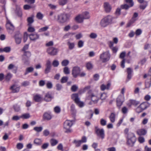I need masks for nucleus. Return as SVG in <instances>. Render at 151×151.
<instances>
[{
	"label": "nucleus",
	"mask_w": 151,
	"mask_h": 151,
	"mask_svg": "<svg viewBox=\"0 0 151 151\" xmlns=\"http://www.w3.org/2000/svg\"><path fill=\"white\" fill-rule=\"evenodd\" d=\"M114 18V17L111 15H107L101 20L100 25L102 27H105L112 23V21Z\"/></svg>",
	"instance_id": "1"
},
{
	"label": "nucleus",
	"mask_w": 151,
	"mask_h": 151,
	"mask_svg": "<svg viewBox=\"0 0 151 151\" xmlns=\"http://www.w3.org/2000/svg\"><path fill=\"white\" fill-rule=\"evenodd\" d=\"M70 17V14H61L58 16V22L60 24L64 23L69 19Z\"/></svg>",
	"instance_id": "2"
},
{
	"label": "nucleus",
	"mask_w": 151,
	"mask_h": 151,
	"mask_svg": "<svg viewBox=\"0 0 151 151\" xmlns=\"http://www.w3.org/2000/svg\"><path fill=\"white\" fill-rule=\"evenodd\" d=\"M136 141V138L134 134L132 132H129L127 136V144L133 147Z\"/></svg>",
	"instance_id": "3"
},
{
	"label": "nucleus",
	"mask_w": 151,
	"mask_h": 151,
	"mask_svg": "<svg viewBox=\"0 0 151 151\" xmlns=\"http://www.w3.org/2000/svg\"><path fill=\"white\" fill-rule=\"evenodd\" d=\"M110 58V55L108 51L103 52L100 56V58L103 63H106L109 61Z\"/></svg>",
	"instance_id": "4"
},
{
	"label": "nucleus",
	"mask_w": 151,
	"mask_h": 151,
	"mask_svg": "<svg viewBox=\"0 0 151 151\" xmlns=\"http://www.w3.org/2000/svg\"><path fill=\"white\" fill-rule=\"evenodd\" d=\"M149 106L150 104L147 102H143L137 108L136 111L138 113H139L146 109Z\"/></svg>",
	"instance_id": "5"
},
{
	"label": "nucleus",
	"mask_w": 151,
	"mask_h": 151,
	"mask_svg": "<svg viewBox=\"0 0 151 151\" xmlns=\"http://www.w3.org/2000/svg\"><path fill=\"white\" fill-rule=\"evenodd\" d=\"M73 120H67L64 122L63 127L64 129H66V130L65 131V133L71 132V131L70 128L73 124Z\"/></svg>",
	"instance_id": "6"
},
{
	"label": "nucleus",
	"mask_w": 151,
	"mask_h": 151,
	"mask_svg": "<svg viewBox=\"0 0 151 151\" xmlns=\"http://www.w3.org/2000/svg\"><path fill=\"white\" fill-rule=\"evenodd\" d=\"M72 99L74 101L75 103L80 107H82L83 106V102L81 101L78 98V95L77 93H74L72 96Z\"/></svg>",
	"instance_id": "7"
},
{
	"label": "nucleus",
	"mask_w": 151,
	"mask_h": 151,
	"mask_svg": "<svg viewBox=\"0 0 151 151\" xmlns=\"http://www.w3.org/2000/svg\"><path fill=\"white\" fill-rule=\"evenodd\" d=\"M81 71V70L79 67L75 66L73 67L72 72V74L73 77L75 78H76L79 75Z\"/></svg>",
	"instance_id": "8"
},
{
	"label": "nucleus",
	"mask_w": 151,
	"mask_h": 151,
	"mask_svg": "<svg viewBox=\"0 0 151 151\" xmlns=\"http://www.w3.org/2000/svg\"><path fill=\"white\" fill-rule=\"evenodd\" d=\"M95 133L98 137H99L103 139L105 137L104 131L103 129H99L97 127H95Z\"/></svg>",
	"instance_id": "9"
},
{
	"label": "nucleus",
	"mask_w": 151,
	"mask_h": 151,
	"mask_svg": "<svg viewBox=\"0 0 151 151\" xmlns=\"http://www.w3.org/2000/svg\"><path fill=\"white\" fill-rule=\"evenodd\" d=\"M47 52L50 55L54 56L57 54L58 52V49L53 47H51L47 48Z\"/></svg>",
	"instance_id": "10"
},
{
	"label": "nucleus",
	"mask_w": 151,
	"mask_h": 151,
	"mask_svg": "<svg viewBox=\"0 0 151 151\" xmlns=\"http://www.w3.org/2000/svg\"><path fill=\"white\" fill-rule=\"evenodd\" d=\"M6 24V29L8 32L12 34L14 29V27L13 24L11 23L9 20L7 19Z\"/></svg>",
	"instance_id": "11"
},
{
	"label": "nucleus",
	"mask_w": 151,
	"mask_h": 151,
	"mask_svg": "<svg viewBox=\"0 0 151 151\" xmlns=\"http://www.w3.org/2000/svg\"><path fill=\"white\" fill-rule=\"evenodd\" d=\"M16 43L17 44H19L21 42L22 37L21 34L19 32H17L14 36Z\"/></svg>",
	"instance_id": "12"
},
{
	"label": "nucleus",
	"mask_w": 151,
	"mask_h": 151,
	"mask_svg": "<svg viewBox=\"0 0 151 151\" xmlns=\"http://www.w3.org/2000/svg\"><path fill=\"white\" fill-rule=\"evenodd\" d=\"M46 68L45 70L44 73L47 74L50 72L51 69V63L49 60H47L45 64Z\"/></svg>",
	"instance_id": "13"
},
{
	"label": "nucleus",
	"mask_w": 151,
	"mask_h": 151,
	"mask_svg": "<svg viewBox=\"0 0 151 151\" xmlns=\"http://www.w3.org/2000/svg\"><path fill=\"white\" fill-rule=\"evenodd\" d=\"M104 6L105 12L106 13L110 12L111 9V7L109 3L107 2L104 3Z\"/></svg>",
	"instance_id": "14"
},
{
	"label": "nucleus",
	"mask_w": 151,
	"mask_h": 151,
	"mask_svg": "<svg viewBox=\"0 0 151 151\" xmlns=\"http://www.w3.org/2000/svg\"><path fill=\"white\" fill-rule=\"evenodd\" d=\"M13 93H16L18 92L20 89V87H18L16 84H14L12 85L10 88Z\"/></svg>",
	"instance_id": "15"
},
{
	"label": "nucleus",
	"mask_w": 151,
	"mask_h": 151,
	"mask_svg": "<svg viewBox=\"0 0 151 151\" xmlns=\"http://www.w3.org/2000/svg\"><path fill=\"white\" fill-rule=\"evenodd\" d=\"M52 118V116L50 112H45L43 115V118L45 120H50Z\"/></svg>",
	"instance_id": "16"
},
{
	"label": "nucleus",
	"mask_w": 151,
	"mask_h": 151,
	"mask_svg": "<svg viewBox=\"0 0 151 151\" xmlns=\"http://www.w3.org/2000/svg\"><path fill=\"white\" fill-rule=\"evenodd\" d=\"M127 79L126 80V82H128L132 78V74L133 72L132 69L130 68H128L127 69Z\"/></svg>",
	"instance_id": "17"
},
{
	"label": "nucleus",
	"mask_w": 151,
	"mask_h": 151,
	"mask_svg": "<svg viewBox=\"0 0 151 151\" xmlns=\"http://www.w3.org/2000/svg\"><path fill=\"white\" fill-rule=\"evenodd\" d=\"M39 35L37 33H32L29 35L30 39L35 41L39 38Z\"/></svg>",
	"instance_id": "18"
},
{
	"label": "nucleus",
	"mask_w": 151,
	"mask_h": 151,
	"mask_svg": "<svg viewBox=\"0 0 151 151\" xmlns=\"http://www.w3.org/2000/svg\"><path fill=\"white\" fill-rule=\"evenodd\" d=\"M52 98V97L50 93L47 92V93L45 96L44 98V100L47 102L50 101Z\"/></svg>",
	"instance_id": "19"
},
{
	"label": "nucleus",
	"mask_w": 151,
	"mask_h": 151,
	"mask_svg": "<svg viewBox=\"0 0 151 151\" xmlns=\"http://www.w3.org/2000/svg\"><path fill=\"white\" fill-rule=\"evenodd\" d=\"M90 96L91 98V100L95 104L97 103L100 99L99 98H98L96 96H95L93 93H91Z\"/></svg>",
	"instance_id": "20"
},
{
	"label": "nucleus",
	"mask_w": 151,
	"mask_h": 151,
	"mask_svg": "<svg viewBox=\"0 0 151 151\" xmlns=\"http://www.w3.org/2000/svg\"><path fill=\"white\" fill-rule=\"evenodd\" d=\"M137 133L140 136L144 135L147 134V131L144 129H139L137 131Z\"/></svg>",
	"instance_id": "21"
},
{
	"label": "nucleus",
	"mask_w": 151,
	"mask_h": 151,
	"mask_svg": "<svg viewBox=\"0 0 151 151\" xmlns=\"http://www.w3.org/2000/svg\"><path fill=\"white\" fill-rule=\"evenodd\" d=\"M34 15H32L30 17H28L27 18V21L28 23V25L29 26H31L32 24L34 22Z\"/></svg>",
	"instance_id": "22"
},
{
	"label": "nucleus",
	"mask_w": 151,
	"mask_h": 151,
	"mask_svg": "<svg viewBox=\"0 0 151 151\" xmlns=\"http://www.w3.org/2000/svg\"><path fill=\"white\" fill-rule=\"evenodd\" d=\"M83 17L81 14L75 17V20L76 22L78 23H82L84 20Z\"/></svg>",
	"instance_id": "23"
},
{
	"label": "nucleus",
	"mask_w": 151,
	"mask_h": 151,
	"mask_svg": "<svg viewBox=\"0 0 151 151\" xmlns=\"http://www.w3.org/2000/svg\"><path fill=\"white\" fill-rule=\"evenodd\" d=\"M33 99L36 102H39L41 101L42 99L40 95L36 94L34 96Z\"/></svg>",
	"instance_id": "24"
},
{
	"label": "nucleus",
	"mask_w": 151,
	"mask_h": 151,
	"mask_svg": "<svg viewBox=\"0 0 151 151\" xmlns=\"http://www.w3.org/2000/svg\"><path fill=\"white\" fill-rule=\"evenodd\" d=\"M22 63L25 65H28L29 63V58H27L22 57Z\"/></svg>",
	"instance_id": "25"
},
{
	"label": "nucleus",
	"mask_w": 151,
	"mask_h": 151,
	"mask_svg": "<svg viewBox=\"0 0 151 151\" xmlns=\"http://www.w3.org/2000/svg\"><path fill=\"white\" fill-rule=\"evenodd\" d=\"M111 86L110 83H108L106 85L104 84H102L101 86V90L104 91L105 89L108 90Z\"/></svg>",
	"instance_id": "26"
},
{
	"label": "nucleus",
	"mask_w": 151,
	"mask_h": 151,
	"mask_svg": "<svg viewBox=\"0 0 151 151\" xmlns=\"http://www.w3.org/2000/svg\"><path fill=\"white\" fill-rule=\"evenodd\" d=\"M11 51V48L9 47H6L4 48H0V53L5 52L6 53L9 52Z\"/></svg>",
	"instance_id": "27"
},
{
	"label": "nucleus",
	"mask_w": 151,
	"mask_h": 151,
	"mask_svg": "<svg viewBox=\"0 0 151 151\" xmlns=\"http://www.w3.org/2000/svg\"><path fill=\"white\" fill-rule=\"evenodd\" d=\"M34 70V68L32 67H29L27 68L25 70V71L24 74V75H26L28 73L32 72Z\"/></svg>",
	"instance_id": "28"
},
{
	"label": "nucleus",
	"mask_w": 151,
	"mask_h": 151,
	"mask_svg": "<svg viewBox=\"0 0 151 151\" xmlns=\"http://www.w3.org/2000/svg\"><path fill=\"white\" fill-rule=\"evenodd\" d=\"M12 75L10 73H7L5 76V81L7 82H9L10 81L11 78L12 77Z\"/></svg>",
	"instance_id": "29"
},
{
	"label": "nucleus",
	"mask_w": 151,
	"mask_h": 151,
	"mask_svg": "<svg viewBox=\"0 0 151 151\" xmlns=\"http://www.w3.org/2000/svg\"><path fill=\"white\" fill-rule=\"evenodd\" d=\"M15 12L19 17H22V12L19 7H16Z\"/></svg>",
	"instance_id": "30"
},
{
	"label": "nucleus",
	"mask_w": 151,
	"mask_h": 151,
	"mask_svg": "<svg viewBox=\"0 0 151 151\" xmlns=\"http://www.w3.org/2000/svg\"><path fill=\"white\" fill-rule=\"evenodd\" d=\"M31 55V52L29 51H27L24 52V53L22 55V57H24L29 58Z\"/></svg>",
	"instance_id": "31"
},
{
	"label": "nucleus",
	"mask_w": 151,
	"mask_h": 151,
	"mask_svg": "<svg viewBox=\"0 0 151 151\" xmlns=\"http://www.w3.org/2000/svg\"><path fill=\"white\" fill-rule=\"evenodd\" d=\"M111 122L112 123H114L115 121V115L114 113H111L109 116Z\"/></svg>",
	"instance_id": "32"
},
{
	"label": "nucleus",
	"mask_w": 151,
	"mask_h": 151,
	"mask_svg": "<svg viewBox=\"0 0 151 151\" xmlns=\"http://www.w3.org/2000/svg\"><path fill=\"white\" fill-rule=\"evenodd\" d=\"M81 15L83 17L84 19H88L90 18L89 13L87 12L83 13Z\"/></svg>",
	"instance_id": "33"
},
{
	"label": "nucleus",
	"mask_w": 151,
	"mask_h": 151,
	"mask_svg": "<svg viewBox=\"0 0 151 151\" xmlns=\"http://www.w3.org/2000/svg\"><path fill=\"white\" fill-rule=\"evenodd\" d=\"M73 143H74L76 147H80L82 143L81 142V141L80 140H77L76 139H74L73 140Z\"/></svg>",
	"instance_id": "34"
},
{
	"label": "nucleus",
	"mask_w": 151,
	"mask_h": 151,
	"mask_svg": "<svg viewBox=\"0 0 151 151\" xmlns=\"http://www.w3.org/2000/svg\"><path fill=\"white\" fill-rule=\"evenodd\" d=\"M67 45L70 50L73 49L74 47L75 44L74 42H70L69 41L67 42Z\"/></svg>",
	"instance_id": "35"
},
{
	"label": "nucleus",
	"mask_w": 151,
	"mask_h": 151,
	"mask_svg": "<svg viewBox=\"0 0 151 151\" xmlns=\"http://www.w3.org/2000/svg\"><path fill=\"white\" fill-rule=\"evenodd\" d=\"M130 5L127 4H122L121 6V8L122 9H125L126 10H128L130 7H132Z\"/></svg>",
	"instance_id": "36"
},
{
	"label": "nucleus",
	"mask_w": 151,
	"mask_h": 151,
	"mask_svg": "<svg viewBox=\"0 0 151 151\" xmlns=\"http://www.w3.org/2000/svg\"><path fill=\"white\" fill-rule=\"evenodd\" d=\"M148 5V2L147 1H145L143 4H141L140 5V8L141 9L143 10H144L146 7Z\"/></svg>",
	"instance_id": "37"
},
{
	"label": "nucleus",
	"mask_w": 151,
	"mask_h": 151,
	"mask_svg": "<svg viewBox=\"0 0 151 151\" xmlns=\"http://www.w3.org/2000/svg\"><path fill=\"white\" fill-rule=\"evenodd\" d=\"M50 143L52 146L55 145L58 143V141L54 139H52L50 141Z\"/></svg>",
	"instance_id": "38"
},
{
	"label": "nucleus",
	"mask_w": 151,
	"mask_h": 151,
	"mask_svg": "<svg viewBox=\"0 0 151 151\" xmlns=\"http://www.w3.org/2000/svg\"><path fill=\"white\" fill-rule=\"evenodd\" d=\"M68 79V77L67 76H63L60 80L61 83H65L67 82Z\"/></svg>",
	"instance_id": "39"
},
{
	"label": "nucleus",
	"mask_w": 151,
	"mask_h": 151,
	"mask_svg": "<svg viewBox=\"0 0 151 151\" xmlns=\"http://www.w3.org/2000/svg\"><path fill=\"white\" fill-rule=\"evenodd\" d=\"M151 86V81L148 80L145 82V87L146 88H149Z\"/></svg>",
	"instance_id": "40"
},
{
	"label": "nucleus",
	"mask_w": 151,
	"mask_h": 151,
	"mask_svg": "<svg viewBox=\"0 0 151 151\" xmlns=\"http://www.w3.org/2000/svg\"><path fill=\"white\" fill-rule=\"evenodd\" d=\"M69 60H64L62 61L61 64L63 66H67L69 63Z\"/></svg>",
	"instance_id": "41"
},
{
	"label": "nucleus",
	"mask_w": 151,
	"mask_h": 151,
	"mask_svg": "<svg viewBox=\"0 0 151 151\" xmlns=\"http://www.w3.org/2000/svg\"><path fill=\"white\" fill-rule=\"evenodd\" d=\"M36 17L38 19L42 20L43 17V15L40 12H38L37 13Z\"/></svg>",
	"instance_id": "42"
},
{
	"label": "nucleus",
	"mask_w": 151,
	"mask_h": 151,
	"mask_svg": "<svg viewBox=\"0 0 151 151\" xmlns=\"http://www.w3.org/2000/svg\"><path fill=\"white\" fill-rule=\"evenodd\" d=\"M93 64L90 62L87 63L86 65V67L88 70H91L93 68Z\"/></svg>",
	"instance_id": "43"
},
{
	"label": "nucleus",
	"mask_w": 151,
	"mask_h": 151,
	"mask_svg": "<svg viewBox=\"0 0 151 151\" xmlns=\"http://www.w3.org/2000/svg\"><path fill=\"white\" fill-rule=\"evenodd\" d=\"M49 28L48 26H46L40 29L39 32H45L47 31Z\"/></svg>",
	"instance_id": "44"
},
{
	"label": "nucleus",
	"mask_w": 151,
	"mask_h": 151,
	"mask_svg": "<svg viewBox=\"0 0 151 151\" xmlns=\"http://www.w3.org/2000/svg\"><path fill=\"white\" fill-rule=\"evenodd\" d=\"M54 111L57 114L59 113L61 111V109L59 106H56L54 108Z\"/></svg>",
	"instance_id": "45"
},
{
	"label": "nucleus",
	"mask_w": 151,
	"mask_h": 151,
	"mask_svg": "<svg viewBox=\"0 0 151 151\" xmlns=\"http://www.w3.org/2000/svg\"><path fill=\"white\" fill-rule=\"evenodd\" d=\"M116 100L123 102L124 101V95H119L116 99Z\"/></svg>",
	"instance_id": "46"
},
{
	"label": "nucleus",
	"mask_w": 151,
	"mask_h": 151,
	"mask_svg": "<svg viewBox=\"0 0 151 151\" xmlns=\"http://www.w3.org/2000/svg\"><path fill=\"white\" fill-rule=\"evenodd\" d=\"M89 37L91 39H94L97 37V35L96 33L92 32L90 34Z\"/></svg>",
	"instance_id": "47"
},
{
	"label": "nucleus",
	"mask_w": 151,
	"mask_h": 151,
	"mask_svg": "<svg viewBox=\"0 0 151 151\" xmlns=\"http://www.w3.org/2000/svg\"><path fill=\"white\" fill-rule=\"evenodd\" d=\"M30 117V114L29 113L24 114L21 116V118L24 119H27Z\"/></svg>",
	"instance_id": "48"
},
{
	"label": "nucleus",
	"mask_w": 151,
	"mask_h": 151,
	"mask_svg": "<svg viewBox=\"0 0 151 151\" xmlns=\"http://www.w3.org/2000/svg\"><path fill=\"white\" fill-rule=\"evenodd\" d=\"M33 129L37 132H39L42 131L43 129V128L42 127H35Z\"/></svg>",
	"instance_id": "49"
},
{
	"label": "nucleus",
	"mask_w": 151,
	"mask_h": 151,
	"mask_svg": "<svg viewBox=\"0 0 151 151\" xmlns=\"http://www.w3.org/2000/svg\"><path fill=\"white\" fill-rule=\"evenodd\" d=\"M107 97V95L106 93H103L101 94L100 99L102 100H104L106 99Z\"/></svg>",
	"instance_id": "50"
},
{
	"label": "nucleus",
	"mask_w": 151,
	"mask_h": 151,
	"mask_svg": "<svg viewBox=\"0 0 151 151\" xmlns=\"http://www.w3.org/2000/svg\"><path fill=\"white\" fill-rule=\"evenodd\" d=\"M59 61L57 60H55L53 61L52 63V65L54 67H57L59 65Z\"/></svg>",
	"instance_id": "51"
},
{
	"label": "nucleus",
	"mask_w": 151,
	"mask_h": 151,
	"mask_svg": "<svg viewBox=\"0 0 151 151\" xmlns=\"http://www.w3.org/2000/svg\"><path fill=\"white\" fill-rule=\"evenodd\" d=\"M67 2V0H59V4L61 6H63Z\"/></svg>",
	"instance_id": "52"
},
{
	"label": "nucleus",
	"mask_w": 151,
	"mask_h": 151,
	"mask_svg": "<svg viewBox=\"0 0 151 151\" xmlns=\"http://www.w3.org/2000/svg\"><path fill=\"white\" fill-rule=\"evenodd\" d=\"M30 82L28 81H25L21 83V85L25 87L29 85Z\"/></svg>",
	"instance_id": "53"
},
{
	"label": "nucleus",
	"mask_w": 151,
	"mask_h": 151,
	"mask_svg": "<svg viewBox=\"0 0 151 151\" xmlns=\"http://www.w3.org/2000/svg\"><path fill=\"white\" fill-rule=\"evenodd\" d=\"M34 143L35 144L37 145H40L41 144V141L39 139H36L34 140Z\"/></svg>",
	"instance_id": "54"
},
{
	"label": "nucleus",
	"mask_w": 151,
	"mask_h": 151,
	"mask_svg": "<svg viewBox=\"0 0 151 151\" xmlns=\"http://www.w3.org/2000/svg\"><path fill=\"white\" fill-rule=\"evenodd\" d=\"M78 86L76 85H73L71 88V91L73 92H76L77 90L78 89Z\"/></svg>",
	"instance_id": "55"
},
{
	"label": "nucleus",
	"mask_w": 151,
	"mask_h": 151,
	"mask_svg": "<svg viewBox=\"0 0 151 151\" xmlns=\"http://www.w3.org/2000/svg\"><path fill=\"white\" fill-rule=\"evenodd\" d=\"M63 72L66 74L70 73V70L67 67H65L63 69Z\"/></svg>",
	"instance_id": "56"
},
{
	"label": "nucleus",
	"mask_w": 151,
	"mask_h": 151,
	"mask_svg": "<svg viewBox=\"0 0 151 151\" xmlns=\"http://www.w3.org/2000/svg\"><path fill=\"white\" fill-rule=\"evenodd\" d=\"M125 1L127 3L129 4V5L130 6H132L134 5V2L133 0H125Z\"/></svg>",
	"instance_id": "57"
},
{
	"label": "nucleus",
	"mask_w": 151,
	"mask_h": 151,
	"mask_svg": "<svg viewBox=\"0 0 151 151\" xmlns=\"http://www.w3.org/2000/svg\"><path fill=\"white\" fill-rule=\"evenodd\" d=\"M46 87L48 89H51L52 87V84L50 81H48L46 83Z\"/></svg>",
	"instance_id": "58"
},
{
	"label": "nucleus",
	"mask_w": 151,
	"mask_h": 151,
	"mask_svg": "<svg viewBox=\"0 0 151 151\" xmlns=\"http://www.w3.org/2000/svg\"><path fill=\"white\" fill-rule=\"evenodd\" d=\"M56 90L58 91L61 90L63 88L62 85L59 83L57 84L56 85Z\"/></svg>",
	"instance_id": "59"
},
{
	"label": "nucleus",
	"mask_w": 151,
	"mask_h": 151,
	"mask_svg": "<svg viewBox=\"0 0 151 151\" xmlns=\"http://www.w3.org/2000/svg\"><path fill=\"white\" fill-rule=\"evenodd\" d=\"M100 123L102 126H104L106 125V121L103 119H101L100 120Z\"/></svg>",
	"instance_id": "60"
},
{
	"label": "nucleus",
	"mask_w": 151,
	"mask_h": 151,
	"mask_svg": "<svg viewBox=\"0 0 151 151\" xmlns=\"http://www.w3.org/2000/svg\"><path fill=\"white\" fill-rule=\"evenodd\" d=\"M17 148L18 150L21 149L23 147V144L22 143H18L17 145Z\"/></svg>",
	"instance_id": "61"
},
{
	"label": "nucleus",
	"mask_w": 151,
	"mask_h": 151,
	"mask_svg": "<svg viewBox=\"0 0 151 151\" xmlns=\"http://www.w3.org/2000/svg\"><path fill=\"white\" fill-rule=\"evenodd\" d=\"M84 45V42L81 40H79L78 43V46L79 47L81 48Z\"/></svg>",
	"instance_id": "62"
},
{
	"label": "nucleus",
	"mask_w": 151,
	"mask_h": 151,
	"mask_svg": "<svg viewBox=\"0 0 151 151\" xmlns=\"http://www.w3.org/2000/svg\"><path fill=\"white\" fill-rule=\"evenodd\" d=\"M21 118V116H14L12 118V119L14 121H17Z\"/></svg>",
	"instance_id": "63"
},
{
	"label": "nucleus",
	"mask_w": 151,
	"mask_h": 151,
	"mask_svg": "<svg viewBox=\"0 0 151 151\" xmlns=\"http://www.w3.org/2000/svg\"><path fill=\"white\" fill-rule=\"evenodd\" d=\"M13 108L16 111H18L20 109V106L17 105H14Z\"/></svg>",
	"instance_id": "64"
}]
</instances>
